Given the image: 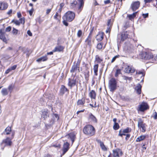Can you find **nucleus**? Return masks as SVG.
<instances>
[{"label":"nucleus","instance_id":"69168bd1","mask_svg":"<svg viewBox=\"0 0 157 157\" xmlns=\"http://www.w3.org/2000/svg\"><path fill=\"white\" fill-rule=\"evenodd\" d=\"M49 99H53L54 98V96L53 94H49Z\"/></svg>","mask_w":157,"mask_h":157},{"label":"nucleus","instance_id":"a878e982","mask_svg":"<svg viewBox=\"0 0 157 157\" xmlns=\"http://www.w3.org/2000/svg\"><path fill=\"white\" fill-rule=\"evenodd\" d=\"M128 37V35L126 33H122L121 35V40L123 41Z\"/></svg>","mask_w":157,"mask_h":157},{"label":"nucleus","instance_id":"49530a36","mask_svg":"<svg viewBox=\"0 0 157 157\" xmlns=\"http://www.w3.org/2000/svg\"><path fill=\"white\" fill-rule=\"evenodd\" d=\"M12 22L14 23L17 25H19L20 24V21L18 20H13L12 21Z\"/></svg>","mask_w":157,"mask_h":157},{"label":"nucleus","instance_id":"9d476101","mask_svg":"<svg viewBox=\"0 0 157 157\" xmlns=\"http://www.w3.org/2000/svg\"><path fill=\"white\" fill-rule=\"evenodd\" d=\"M123 154L121 150L120 149L117 148L113 151V155L114 157H119Z\"/></svg>","mask_w":157,"mask_h":157},{"label":"nucleus","instance_id":"1a4fd4ad","mask_svg":"<svg viewBox=\"0 0 157 157\" xmlns=\"http://www.w3.org/2000/svg\"><path fill=\"white\" fill-rule=\"evenodd\" d=\"M142 59L149 60L153 58V56L150 52H144L142 54Z\"/></svg>","mask_w":157,"mask_h":157},{"label":"nucleus","instance_id":"473e14b6","mask_svg":"<svg viewBox=\"0 0 157 157\" xmlns=\"http://www.w3.org/2000/svg\"><path fill=\"white\" fill-rule=\"evenodd\" d=\"M146 138L145 135H142L138 137L136 139V141L137 142H140L144 140Z\"/></svg>","mask_w":157,"mask_h":157},{"label":"nucleus","instance_id":"e2e57ef3","mask_svg":"<svg viewBox=\"0 0 157 157\" xmlns=\"http://www.w3.org/2000/svg\"><path fill=\"white\" fill-rule=\"evenodd\" d=\"M11 71L10 68H9L6 71L5 73L6 74H8Z\"/></svg>","mask_w":157,"mask_h":157},{"label":"nucleus","instance_id":"c756f323","mask_svg":"<svg viewBox=\"0 0 157 157\" xmlns=\"http://www.w3.org/2000/svg\"><path fill=\"white\" fill-rule=\"evenodd\" d=\"M130 65L125 64L124 66V71L125 73H128V70L130 68Z\"/></svg>","mask_w":157,"mask_h":157},{"label":"nucleus","instance_id":"20e7f679","mask_svg":"<svg viewBox=\"0 0 157 157\" xmlns=\"http://www.w3.org/2000/svg\"><path fill=\"white\" fill-rule=\"evenodd\" d=\"M80 63V61L78 59L76 63L74 62L73 65L72 66L71 69L70 70V72L73 74L75 73L74 77L76 75V71L77 70L78 72H80L79 68Z\"/></svg>","mask_w":157,"mask_h":157},{"label":"nucleus","instance_id":"4d7b16f0","mask_svg":"<svg viewBox=\"0 0 157 157\" xmlns=\"http://www.w3.org/2000/svg\"><path fill=\"white\" fill-rule=\"evenodd\" d=\"M67 21L65 19H63V24L66 26H67L68 25V24L67 22Z\"/></svg>","mask_w":157,"mask_h":157},{"label":"nucleus","instance_id":"f8f14e48","mask_svg":"<svg viewBox=\"0 0 157 157\" xmlns=\"http://www.w3.org/2000/svg\"><path fill=\"white\" fill-rule=\"evenodd\" d=\"M76 79L74 78L73 79L69 78L68 82V86H70L71 89L72 87L76 85Z\"/></svg>","mask_w":157,"mask_h":157},{"label":"nucleus","instance_id":"e433bc0d","mask_svg":"<svg viewBox=\"0 0 157 157\" xmlns=\"http://www.w3.org/2000/svg\"><path fill=\"white\" fill-rule=\"evenodd\" d=\"M77 2L76 1H74L71 3L70 7L71 8L74 9L75 7H76Z\"/></svg>","mask_w":157,"mask_h":157},{"label":"nucleus","instance_id":"f03ea898","mask_svg":"<svg viewBox=\"0 0 157 157\" xmlns=\"http://www.w3.org/2000/svg\"><path fill=\"white\" fill-rule=\"evenodd\" d=\"M109 87L110 91L113 92L117 88V82L115 78H112L109 82Z\"/></svg>","mask_w":157,"mask_h":157},{"label":"nucleus","instance_id":"58836bf2","mask_svg":"<svg viewBox=\"0 0 157 157\" xmlns=\"http://www.w3.org/2000/svg\"><path fill=\"white\" fill-rule=\"evenodd\" d=\"M5 132H6V135H8L10 134L11 132V128L10 127H8L5 129Z\"/></svg>","mask_w":157,"mask_h":157},{"label":"nucleus","instance_id":"cd10ccee","mask_svg":"<svg viewBox=\"0 0 157 157\" xmlns=\"http://www.w3.org/2000/svg\"><path fill=\"white\" fill-rule=\"evenodd\" d=\"M90 118L94 123L97 122V119L95 116H94L92 113H90L89 115Z\"/></svg>","mask_w":157,"mask_h":157},{"label":"nucleus","instance_id":"dca6fc26","mask_svg":"<svg viewBox=\"0 0 157 157\" xmlns=\"http://www.w3.org/2000/svg\"><path fill=\"white\" fill-rule=\"evenodd\" d=\"M104 33L102 32H99L96 35V38L98 41H100L102 40L104 37Z\"/></svg>","mask_w":157,"mask_h":157},{"label":"nucleus","instance_id":"9b49d317","mask_svg":"<svg viewBox=\"0 0 157 157\" xmlns=\"http://www.w3.org/2000/svg\"><path fill=\"white\" fill-rule=\"evenodd\" d=\"M140 2L139 1L133 2L131 5V8L133 11H135L139 7Z\"/></svg>","mask_w":157,"mask_h":157},{"label":"nucleus","instance_id":"680f3d73","mask_svg":"<svg viewBox=\"0 0 157 157\" xmlns=\"http://www.w3.org/2000/svg\"><path fill=\"white\" fill-rule=\"evenodd\" d=\"M11 30V27L10 26H8L6 29V32H9Z\"/></svg>","mask_w":157,"mask_h":157},{"label":"nucleus","instance_id":"2eb2a0df","mask_svg":"<svg viewBox=\"0 0 157 157\" xmlns=\"http://www.w3.org/2000/svg\"><path fill=\"white\" fill-rule=\"evenodd\" d=\"M67 92L68 93L69 90L64 85H62L60 90V94L63 95Z\"/></svg>","mask_w":157,"mask_h":157},{"label":"nucleus","instance_id":"72a5a7b5","mask_svg":"<svg viewBox=\"0 0 157 157\" xmlns=\"http://www.w3.org/2000/svg\"><path fill=\"white\" fill-rule=\"evenodd\" d=\"M130 68L128 70V74L129 73H133L136 71V69L132 66H130Z\"/></svg>","mask_w":157,"mask_h":157},{"label":"nucleus","instance_id":"5701e85b","mask_svg":"<svg viewBox=\"0 0 157 157\" xmlns=\"http://www.w3.org/2000/svg\"><path fill=\"white\" fill-rule=\"evenodd\" d=\"M48 116V110L43 111L41 114L42 117H43L44 119H45Z\"/></svg>","mask_w":157,"mask_h":157},{"label":"nucleus","instance_id":"0eeeda50","mask_svg":"<svg viewBox=\"0 0 157 157\" xmlns=\"http://www.w3.org/2000/svg\"><path fill=\"white\" fill-rule=\"evenodd\" d=\"M149 108V106L145 102H143L140 105L137 109L138 111L144 112Z\"/></svg>","mask_w":157,"mask_h":157},{"label":"nucleus","instance_id":"bf43d9fd","mask_svg":"<svg viewBox=\"0 0 157 157\" xmlns=\"http://www.w3.org/2000/svg\"><path fill=\"white\" fill-rule=\"evenodd\" d=\"M125 136H126L125 138V140H128L130 137V135L129 134H127Z\"/></svg>","mask_w":157,"mask_h":157},{"label":"nucleus","instance_id":"13d9d810","mask_svg":"<svg viewBox=\"0 0 157 157\" xmlns=\"http://www.w3.org/2000/svg\"><path fill=\"white\" fill-rule=\"evenodd\" d=\"M17 67V65H14L13 66L11 67L10 68L11 71L15 70Z\"/></svg>","mask_w":157,"mask_h":157},{"label":"nucleus","instance_id":"ddd939ff","mask_svg":"<svg viewBox=\"0 0 157 157\" xmlns=\"http://www.w3.org/2000/svg\"><path fill=\"white\" fill-rule=\"evenodd\" d=\"M6 34L4 30L2 29L0 30V39L2 41L6 43L7 40L6 38Z\"/></svg>","mask_w":157,"mask_h":157},{"label":"nucleus","instance_id":"412c9836","mask_svg":"<svg viewBox=\"0 0 157 157\" xmlns=\"http://www.w3.org/2000/svg\"><path fill=\"white\" fill-rule=\"evenodd\" d=\"M97 141L98 143L100 144V145L103 150L104 151L107 150L106 148L105 147L103 143L102 142H101L100 140H98Z\"/></svg>","mask_w":157,"mask_h":157},{"label":"nucleus","instance_id":"603ef678","mask_svg":"<svg viewBox=\"0 0 157 157\" xmlns=\"http://www.w3.org/2000/svg\"><path fill=\"white\" fill-rule=\"evenodd\" d=\"M111 21V19H109L108 20L107 22V26L109 28H111L112 26V24L110 23Z\"/></svg>","mask_w":157,"mask_h":157},{"label":"nucleus","instance_id":"ea45409f","mask_svg":"<svg viewBox=\"0 0 157 157\" xmlns=\"http://www.w3.org/2000/svg\"><path fill=\"white\" fill-rule=\"evenodd\" d=\"M96 61L98 63H100L102 61V59L99 57L98 55H96L95 56Z\"/></svg>","mask_w":157,"mask_h":157},{"label":"nucleus","instance_id":"79ce46f5","mask_svg":"<svg viewBox=\"0 0 157 157\" xmlns=\"http://www.w3.org/2000/svg\"><path fill=\"white\" fill-rule=\"evenodd\" d=\"M121 70L120 69H117L115 74V77H117L118 76V75L121 74Z\"/></svg>","mask_w":157,"mask_h":157},{"label":"nucleus","instance_id":"4c0bfd02","mask_svg":"<svg viewBox=\"0 0 157 157\" xmlns=\"http://www.w3.org/2000/svg\"><path fill=\"white\" fill-rule=\"evenodd\" d=\"M122 78L123 79L126 80V81L129 80L130 81L132 80V77H128L125 75L122 76Z\"/></svg>","mask_w":157,"mask_h":157},{"label":"nucleus","instance_id":"864d4df0","mask_svg":"<svg viewBox=\"0 0 157 157\" xmlns=\"http://www.w3.org/2000/svg\"><path fill=\"white\" fill-rule=\"evenodd\" d=\"M151 117L155 120L157 119V112H155Z\"/></svg>","mask_w":157,"mask_h":157},{"label":"nucleus","instance_id":"f704fd0d","mask_svg":"<svg viewBox=\"0 0 157 157\" xmlns=\"http://www.w3.org/2000/svg\"><path fill=\"white\" fill-rule=\"evenodd\" d=\"M1 92L3 96H5L8 94L7 90L6 88H4L2 89Z\"/></svg>","mask_w":157,"mask_h":157},{"label":"nucleus","instance_id":"8fccbe9b","mask_svg":"<svg viewBox=\"0 0 157 157\" xmlns=\"http://www.w3.org/2000/svg\"><path fill=\"white\" fill-rule=\"evenodd\" d=\"M89 72L88 71L87 72L85 73V77L86 80H88L89 79Z\"/></svg>","mask_w":157,"mask_h":157},{"label":"nucleus","instance_id":"338daca9","mask_svg":"<svg viewBox=\"0 0 157 157\" xmlns=\"http://www.w3.org/2000/svg\"><path fill=\"white\" fill-rule=\"evenodd\" d=\"M52 9H48L47 10L46 12V14H48L51 11Z\"/></svg>","mask_w":157,"mask_h":157},{"label":"nucleus","instance_id":"bb28decb","mask_svg":"<svg viewBox=\"0 0 157 157\" xmlns=\"http://www.w3.org/2000/svg\"><path fill=\"white\" fill-rule=\"evenodd\" d=\"M141 86L140 84H138L136 87V90L138 94H140L141 92Z\"/></svg>","mask_w":157,"mask_h":157},{"label":"nucleus","instance_id":"6e6d98bb","mask_svg":"<svg viewBox=\"0 0 157 157\" xmlns=\"http://www.w3.org/2000/svg\"><path fill=\"white\" fill-rule=\"evenodd\" d=\"M119 56L117 55L116 56H114L112 59L111 62L113 63L114 62V61L115 60V59H116V58H118Z\"/></svg>","mask_w":157,"mask_h":157},{"label":"nucleus","instance_id":"a211bd4d","mask_svg":"<svg viewBox=\"0 0 157 157\" xmlns=\"http://www.w3.org/2000/svg\"><path fill=\"white\" fill-rule=\"evenodd\" d=\"M69 144L67 142L64 143L63 147V155H64L69 149Z\"/></svg>","mask_w":157,"mask_h":157},{"label":"nucleus","instance_id":"a19ab883","mask_svg":"<svg viewBox=\"0 0 157 157\" xmlns=\"http://www.w3.org/2000/svg\"><path fill=\"white\" fill-rule=\"evenodd\" d=\"M131 129L129 128L128 127L126 129L122 130V131L123 132L125 133H128L130 132L131 131Z\"/></svg>","mask_w":157,"mask_h":157},{"label":"nucleus","instance_id":"a18cd8bd","mask_svg":"<svg viewBox=\"0 0 157 157\" xmlns=\"http://www.w3.org/2000/svg\"><path fill=\"white\" fill-rule=\"evenodd\" d=\"M19 21L20 22V24H21L24 25L25 23V18L24 17H22L19 20Z\"/></svg>","mask_w":157,"mask_h":157},{"label":"nucleus","instance_id":"39448f33","mask_svg":"<svg viewBox=\"0 0 157 157\" xmlns=\"http://www.w3.org/2000/svg\"><path fill=\"white\" fill-rule=\"evenodd\" d=\"M12 144L11 139L7 137L6 139L3 140L1 144V149L3 150L6 146H10Z\"/></svg>","mask_w":157,"mask_h":157},{"label":"nucleus","instance_id":"7ed1b4c3","mask_svg":"<svg viewBox=\"0 0 157 157\" xmlns=\"http://www.w3.org/2000/svg\"><path fill=\"white\" fill-rule=\"evenodd\" d=\"M75 14L74 12L69 11L67 12L63 17V19H65L68 21L71 22L75 18Z\"/></svg>","mask_w":157,"mask_h":157},{"label":"nucleus","instance_id":"052dcab7","mask_svg":"<svg viewBox=\"0 0 157 157\" xmlns=\"http://www.w3.org/2000/svg\"><path fill=\"white\" fill-rule=\"evenodd\" d=\"M142 16L144 18H146L148 17V13H143Z\"/></svg>","mask_w":157,"mask_h":157},{"label":"nucleus","instance_id":"09e8293b","mask_svg":"<svg viewBox=\"0 0 157 157\" xmlns=\"http://www.w3.org/2000/svg\"><path fill=\"white\" fill-rule=\"evenodd\" d=\"M102 47V43H99L97 45V48L99 50H101Z\"/></svg>","mask_w":157,"mask_h":157},{"label":"nucleus","instance_id":"2f4dec72","mask_svg":"<svg viewBox=\"0 0 157 157\" xmlns=\"http://www.w3.org/2000/svg\"><path fill=\"white\" fill-rule=\"evenodd\" d=\"M69 136L71 140L72 143H73L75 140V134L73 133H70L68 135Z\"/></svg>","mask_w":157,"mask_h":157},{"label":"nucleus","instance_id":"0e129e2a","mask_svg":"<svg viewBox=\"0 0 157 157\" xmlns=\"http://www.w3.org/2000/svg\"><path fill=\"white\" fill-rule=\"evenodd\" d=\"M52 146L55 147L60 148V145L59 144H58L53 145H52Z\"/></svg>","mask_w":157,"mask_h":157},{"label":"nucleus","instance_id":"c03bdc74","mask_svg":"<svg viewBox=\"0 0 157 157\" xmlns=\"http://www.w3.org/2000/svg\"><path fill=\"white\" fill-rule=\"evenodd\" d=\"M136 74L142 75V76H144L145 75L143 71H136Z\"/></svg>","mask_w":157,"mask_h":157},{"label":"nucleus","instance_id":"aec40b11","mask_svg":"<svg viewBox=\"0 0 157 157\" xmlns=\"http://www.w3.org/2000/svg\"><path fill=\"white\" fill-rule=\"evenodd\" d=\"M132 48V45L129 43H126L124 47V48L125 50L129 51H131Z\"/></svg>","mask_w":157,"mask_h":157},{"label":"nucleus","instance_id":"774afa93","mask_svg":"<svg viewBox=\"0 0 157 157\" xmlns=\"http://www.w3.org/2000/svg\"><path fill=\"white\" fill-rule=\"evenodd\" d=\"M27 33L29 36H31L32 35V33L29 30L27 31Z\"/></svg>","mask_w":157,"mask_h":157},{"label":"nucleus","instance_id":"7c9ffc66","mask_svg":"<svg viewBox=\"0 0 157 157\" xmlns=\"http://www.w3.org/2000/svg\"><path fill=\"white\" fill-rule=\"evenodd\" d=\"M98 65L95 64L94 65V74L95 75H98Z\"/></svg>","mask_w":157,"mask_h":157},{"label":"nucleus","instance_id":"6e6552de","mask_svg":"<svg viewBox=\"0 0 157 157\" xmlns=\"http://www.w3.org/2000/svg\"><path fill=\"white\" fill-rule=\"evenodd\" d=\"M78 3L77 4L76 7L77 8V12L80 13L82 10L84 5V2L83 0H77Z\"/></svg>","mask_w":157,"mask_h":157},{"label":"nucleus","instance_id":"c9c22d12","mask_svg":"<svg viewBox=\"0 0 157 157\" xmlns=\"http://www.w3.org/2000/svg\"><path fill=\"white\" fill-rule=\"evenodd\" d=\"M15 87L14 84L13 83H12L11 84L9 85L8 87V89L10 93H11L14 88Z\"/></svg>","mask_w":157,"mask_h":157},{"label":"nucleus","instance_id":"b1692460","mask_svg":"<svg viewBox=\"0 0 157 157\" xmlns=\"http://www.w3.org/2000/svg\"><path fill=\"white\" fill-rule=\"evenodd\" d=\"M89 96L91 98L95 99L96 97V93L94 90H92L89 94Z\"/></svg>","mask_w":157,"mask_h":157},{"label":"nucleus","instance_id":"f3484780","mask_svg":"<svg viewBox=\"0 0 157 157\" xmlns=\"http://www.w3.org/2000/svg\"><path fill=\"white\" fill-rule=\"evenodd\" d=\"M93 31V29L91 30L88 37L85 41V42L87 44L90 46L91 44V36Z\"/></svg>","mask_w":157,"mask_h":157},{"label":"nucleus","instance_id":"393cba45","mask_svg":"<svg viewBox=\"0 0 157 157\" xmlns=\"http://www.w3.org/2000/svg\"><path fill=\"white\" fill-rule=\"evenodd\" d=\"M48 59V58L46 55L43 56L38 58L37 59L36 61L38 62H40L41 61H45Z\"/></svg>","mask_w":157,"mask_h":157},{"label":"nucleus","instance_id":"3c124183","mask_svg":"<svg viewBox=\"0 0 157 157\" xmlns=\"http://www.w3.org/2000/svg\"><path fill=\"white\" fill-rule=\"evenodd\" d=\"M18 30L15 29L14 28H13V30L12 31L14 35H16L18 33Z\"/></svg>","mask_w":157,"mask_h":157},{"label":"nucleus","instance_id":"c85d7f7f","mask_svg":"<svg viewBox=\"0 0 157 157\" xmlns=\"http://www.w3.org/2000/svg\"><path fill=\"white\" fill-rule=\"evenodd\" d=\"M137 13V12H136L133 13L132 14L128 15H127V17H128L129 20H132L136 16Z\"/></svg>","mask_w":157,"mask_h":157},{"label":"nucleus","instance_id":"de8ad7c7","mask_svg":"<svg viewBox=\"0 0 157 157\" xmlns=\"http://www.w3.org/2000/svg\"><path fill=\"white\" fill-rule=\"evenodd\" d=\"M122 131V129L120 130L119 131V133L118 136H122L123 135L125 136L127 134H126L125 133L123 132Z\"/></svg>","mask_w":157,"mask_h":157},{"label":"nucleus","instance_id":"5fc2aeb1","mask_svg":"<svg viewBox=\"0 0 157 157\" xmlns=\"http://www.w3.org/2000/svg\"><path fill=\"white\" fill-rule=\"evenodd\" d=\"M82 31L81 30H79L77 33V36L78 37H80L82 35Z\"/></svg>","mask_w":157,"mask_h":157},{"label":"nucleus","instance_id":"423d86ee","mask_svg":"<svg viewBox=\"0 0 157 157\" xmlns=\"http://www.w3.org/2000/svg\"><path fill=\"white\" fill-rule=\"evenodd\" d=\"M146 124L144 123L143 121L141 118L138 120V126L140 129H141V131L143 132H145L146 130Z\"/></svg>","mask_w":157,"mask_h":157},{"label":"nucleus","instance_id":"f257e3e1","mask_svg":"<svg viewBox=\"0 0 157 157\" xmlns=\"http://www.w3.org/2000/svg\"><path fill=\"white\" fill-rule=\"evenodd\" d=\"M84 133L89 136H92L94 135L95 129L93 126L91 125H87L85 126L83 130Z\"/></svg>","mask_w":157,"mask_h":157},{"label":"nucleus","instance_id":"4468645a","mask_svg":"<svg viewBox=\"0 0 157 157\" xmlns=\"http://www.w3.org/2000/svg\"><path fill=\"white\" fill-rule=\"evenodd\" d=\"M8 6V3L5 2H0V10H4L7 9Z\"/></svg>","mask_w":157,"mask_h":157},{"label":"nucleus","instance_id":"4be33fe9","mask_svg":"<svg viewBox=\"0 0 157 157\" xmlns=\"http://www.w3.org/2000/svg\"><path fill=\"white\" fill-rule=\"evenodd\" d=\"M85 102V99L84 98H82L81 99L78 100L77 102V105H83Z\"/></svg>","mask_w":157,"mask_h":157},{"label":"nucleus","instance_id":"37998d69","mask_svg":"<svg viewBox=\"0 0 157 157\" xmlns=\"http://www.w3.org/2000/svg\"><path fill=\"white\" fill-rule=\"evenodd\" d=\"M113 129L115 130H117L119 128V124L117 123H115L113 126Z\"/></svg>","mask_w":157,"mask_h":157},{"label":"nucleus","instance_id":"6ab92c4d","mask_svg":"<svg viewBox=\"0 0 157 157\" xmlns=\"http://www.w3.org/2000/svg\"><path fill=\"white\" fill-rule=\"evenodd\" d=\"M64 47L61 45L56 46L53 50V52H60L63 51Z\"/></svg>","mask_w":157,"mask_h":157}]
</instances>
